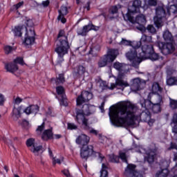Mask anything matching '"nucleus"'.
Here are the masks:
<instances>
[{"label":"nucleus","mask_w":177,"mask_h":177,"mask_svg":"<svg viewBox=\"0 0 177 177\" xmlns=\"http://www.w3.org/2000/svg\"><path fill=\"white\" fill-rule=\"evenodd\" d=\"M129 86V83L125 80V73H119L117 78L115 79V83H111L109 89H120V91H124L125 88Z\"/></svg>","instance_id":"11"},{"label":"nucleus","mask_w":177,"mask_h":177,"mask_svg":"<svg viewBox=\"0 0 177 177\" xmlns=\"http://www.w3.org/2000/svg\"><path fill=\"white\" fill-rule=\"evenodd\" d=\"M67 13H68L67 6H61L60 9L59 10V16L57 17L58 20H60L63 24L66 23V18H64V16H66Z\"/></svg>","instance_id":"21"},{"label":"nucleus","mask_w":177,"mask_h":177,"mask_svg":"<svg viewBox=\"0 0 177 177\" xmlns=\"http://www.w3.org/2000/svg\"><path fill=\"white\" fill-rule=\"evenodd\" d=\"M125 64H121L120 62H115L113 64V68L119 71V74H125Z\"/></svg>","instance_id":"27"},{"label":"nucleus","mask_w":177,"mask_h":177,"mask_svg":"<svg viewBox=\"0 0 177 177\" xmlns=\"http://www.w3.org/2000/svg\"><path fill=\"white\" fill-rule=\"evenodd\" d=\"M93 30L94 31H97L99 30V26H96L92 24H88L83 26V28H78L77 30L78 35H82V37H85L89 31Z\"/></svg>","instance_id":"18"},{"label":"nucleus","mask_w":177,"mask_h":177,"mask_svg":"<svg viewBox=\"0 0 177 177\" xmlns=\"http://www.w3.org/2000/svg\"><path fill=\"white\" fill-rule=\"evenodd\" d=\"M118 50L111 49L108 51L107 55H104L98 62L99 67H105L108 63H113L118 56Z\"/></svg>","instance_id":"10"},{"label":"nucleus","mask_w":177,"mask_h":177,"mask_svg":"<svg viewBox=\"0 0 177 177\" xmlns=\"http://www.w3.org/2000/svg\"><path fill=\"white\" fill-rule=\"evenodd\" d=\"M165 7L162 3H159L156 8V16L153 17V21L157 28H161L163 26L162 21L166 19Z\"/></svg>","instance_id":"7"},{"label":"nucleus","mask_w":177,"mask_h":177,"mask_svg":"<svg viewBox=\"0 0 177 177\" xmlns=\"http://www.w3.org/2000/svg\"><path fill=\"white\" fill-rule=\"evenodd\" d=\"M63 161V158L61 159H56L55 158H53V164L55 165V164H62V162Z\"/></svg>","instance_id":"50"},{"label":"nucleus","mask_w":177,"mask_h":177,"mask_svg":"<svg viewBox=\"0 0 177 177\" xmlns=\"http://www.w3.org/2000/svg\"><path fill=\"white\" fill-rule=\"evenodd\" d=\"M55 137L56 139H60V138H62V135L60 134H55Z\"/></svg>","instance_id":"60"},{"label":"nucleus","mask_w":177,"mask_h":177,"mask_svg":"<svg viewBox=\"0 0 177 177\" xmlns=\"http://www.w3.org/2000/svg\"><path fill=\"white\" fill-rule=\"evenodd\" d=\"M23 5H24V2L21 1V2L18 3L17 4L14 5L11 8V10H17L18 9H20V8H21L23 6Z\"/></svg>","instance_id":"44"},{"label":"nucleus","mask_w":177,"mask_h":177,"mask_svg":"<svg viewBox=\"0 0 177 177\" xmlns=\"http://www.w3.org/2000/svg\"><path fill=\"white\" fill-rule=\"evenodd\" d=\"M177 83V78L176 77H170L167 80V85L172 86L175 85Z\"/></svg>","instance_id":"39"},{"label":"nucleus","mask_w":177,"mask_h":177,"mask_svg":"<svg viewBox=\"0 0 177 177\" xmlns=\"http://www.w3.org/2000/svg\"><path fill=\"white\" fill-rule=\"evenodd\" d=\"M137 153L145 154L144 161L151 164L154 162V156H156V149L151 147L143 148L142 146H138L136 148Z\"/></svg>","instance_id":"9"},{"label":"nucleus","mask_w":177,"mask_h":177,"mask_svg":"<svg viewBox=\"0 0 177 177\" xmlns=\"http://www.w3.org/2000/svg\"><path fill=\"white\" fill-rule=\"evenodd\" d=\"M70 43L66 32L62 30L59 31L57 39L55 41V52L57 55V63H63L64 62V56L68 54L70 50Z\"/></svg>","instance_id":"3"},{"label":"nucleus","mask_w":177,"mask_h":177,"mask_svg":"<svg viewBox=\"0 0 177 177\" xmlns=\"http://www.w3.org/2000/svg\"><path fill=\"white\" fill-rule=\"evenodd\" d=\"M27 147H30V150L35 156H38L39 151L42 150V145L35 146V139L29 138L26 140Z\"/></svg>","instance_id":"15"},{"label":"nucleus","mask_w":177,"mask_h":177,"mask_svg":"<svg viewBox=\"0 0 177 177\" xmlns=\"http://www.w3.org/2000/svg\"><path fill=\"white\" fill-rule=\"evenodd\" d=\"M175 73V71L171 70V69H167V75H172Z\"/></svg>","instance_id":"57"},{"label":"nucleus","mask_w":177,"mask_h":177,"mask_svg":"<svg viewBox=\"0 0 177 177\" xmlns=\"http://www.w3.org/2000/svg\"><path fill=\"white\" fill-rule=\"evenodd\" d=\"M44 129H45V122H43L40 126H38L37 129H36L37 135H41Z\"/></svg>","instance_id":"42"},{"label":"nucleus","mask_w":177,"mask_h":177,"mask_svg":"<svg viewBox=\"0 0 177 177\" xmlns=\"http://www.w3.org/2000/svg\"><path fill=\"white\" fill-rule=\"evenodd\" d=\"M53 138V133L50 129L45 130L41 135V139L43 140H49V139H52Z\"/></svg>","instance_id":"26"},{"label":"nucleus","mask_w":177,"mask_h":177,"mask_svg":"<svg viewBox=\"0 0 177 177\" xmlns=\"http://www.w3.org/2000/svg\"><path fill=\"white\" fill-rule=\"evenodd\" d=\"M106 169H107V166H106V165L103 163L102 165L100 177H109V172Z\"/></svg>","instance_id":"34"},{"label":"nucleus","mask_w":177,"mask_h":177,"mask_svg":"<svg viewBox=\"0 0 177 177\" xmlns=\"http://www.w3.org/2000/svg\"><path fill=\"white\" fill-rule=\"evenodd\" d=\"M163 38L166 42H174V37H172V34L170 33V32L168 30H166L164 32Z\"/></svg>","instance_id":"30"},{"label":"nucleus","mask_w":177,"mask_h":177,"mask_svg":"<svg viewBox=\"0 0 177 177\" xmlns=\"http://www.w3.org/2000/svg\"><path fill=\"white\" fill-rule=\"evenodd\" d=\"M48 153H49L50 157H53V153H52L50 148H48Z\"/></svg>","instance_id":"59"},{"label":"nucleus","mask_w":177,"mask_h":177,"mask_svg":"<svg viewBox=\"0 0 177 177\" xmlns=\"http://www.w3.org/2000/svg\"><path fill=\"white\" fill-rule=\"evenodd\" d=\"M4 102H5V96H3V95L0 93V106H2Z\"/></svg>","instance_id":"54"},{"label":"nucleus","mask_w":177,"mask_h":177,"mask_svg":"<svg viewBox=\"0 0 177 177\" xmlns=\"http://www.w3.org/2000/svg\"><path fill=\"white\" fill-rule=\"evenodd\" d=\"M89 136L85 134H82L77 138L76 143L77 145H81L82 146H86V145L89 143Z\"/></svg>","instance_id":"23"},{"label":"nucleus","mask_w":177,"mask_h":177,"mask_svg":"<svg viewBox=\"0 0 177 177\" xmlns=\"http://www.w3.org/2000/svg\"><path fill=\"white\" fill-rule=\"evenodd\" d=\"M15 102V104H20V103H21V102H23V100H21V98L17 97V98H15L14 100Z\"/></svg>","instance_id":"53"},{"label":"nucleus","mask_w":177,"mask_h":177,"mask_svg":"<svg viewBox=\"0 0 177 177\" xmlns=\"http://www.w3.org/2000/svg\"><path fill=\"white\" fill-rule=\"evenodd\" d=\"M168 174H169V171L167 169H163L156 173V177H167Z\"/></svg>","instance_id":"33"},{"label":"nucleus","mask_w":177,"mask_h":177,"mask_svg":"<svg viewBox=\"0 0 177 177\" xmlns=\"http://www.w3.org/2000/svg\"><path fill=\"white\" fill-rule=\"evenodd\" d=\"M26 32L23 44L25 46H31V45H34V42H35V31L32 28L29 29L26 28Z\"/></svg>","instance_id":"14"},{"label":"nucleus","mask_w":177,"mask_h":177,"mask_svg":"<svg viewBox=\"0 0 177 177\" xmlns=\"http://www.w3.org/2000/svg\"><path fill=\"white\" fill-rule=\"evenodd\" d=\"M162 88L160 87V84L157 82H154L152 84V92L153 93H158V92H161Z\"/></svg>","instance_id":"35"},{"label":"nucleus","mask_w":177,"mask_h":177,"mask_svg":"<svg viewBox=\"0 0 177 177\" xmlns=\"http://www.w3.org/2000/svg\"><path fill=\"white\" fill-rule=\"evenodd\" d=\"M12 117L15 120H17L18 118H20V117H21V107L13 109Z\"/></svg>","instance_id":"31"},{"label":"nucleus","mask_w":177,"mask_h":177,"mask_svg":"<svg viewBox=\"0 0 177 177\" xmlns=\"http://www.w3.org/2000/svg\"><path fill=\"white\" fill-rule=\"evenodd\" d=\"M109 161H111V162H118V161H120V157L114 154H111L109 155Z\"/></svg>","instance_id":"38"},{"label":"nucleus","mask_w":177,"mask_h":177,"mask_svg":"<svg viewBox=\"0 0 177 177\" xmlns=\"http://www.w3.org/2000/svg\"><path fill=\"white\" fill-rule=\"evenodd\" d=\"M62 174H64V175H65V176L66 177H71V176L70 175V171L67 169L63 170Z\"/></svg>","instance_id":"55"},{"label":"nucleus","mask_w":177,"mask_h":177,"mask_svg":"<svg viewBox=\"0 0 177 177\" xmlns=\"http://www.w3.org/2000/svg\"><path fill=\"white\" fill-rule=\"evenodd\" d=\"M174 161H177V155H176L174 158Z\"/></svg>","instance_id":"62"},{"label":"nucleus","mask_w":177,"mask_h":177,"mask_svg":"<svg viewBox=\"0 0 177 177\" xmlns=\"http://www.w3.org/2000/svg\"><path fill=\"white\" fill-rule=\"evenodd\" d=\"M124 20L127 21H130L132 24H138L139 26H136L137 30L141 31V32H145L146 31V28L145 27V24H146V17L143 14H140L138 15L136 18L131 16L129 12L127 13L124 16H123Z\"/></svg>","instance_id":"6"},{"label":"nucleus","mask_w":177,"mask_h":177,"mask_svg":"<svg viewBox=\"0 0 177 177\" xmlns=\"http://www.w3.org/2000/svg\"><path fill=\"white\" fill-rule=\"evenodd\" d=\"M170 100V107L171 109H172L173 110H175L176 109H177V100H173L172 98H169Z\"/></svg>","instance_id":"43"},{"label":"nucleus","mask_w":177,"mask_h":177,"mask_svg":"<svg viewBox=\"0 0 177 177\" xmlns=\"http://www.w3.org/2000/svg\"><path fill=\"white\" fill-rule=\"evenodd\" d=\"M172 3L170 5V8H167V13L169 15H171V13L177 15V0H172Z\"/></svg>","instance_id":"28"},{"label":"nucleus","mask_w":177,"mask_h":177,"mask_svg":"<svg viewBox=\"0 0 177 177\" xmlns=\"http://www.w3.org/2000/svg\"><path fill=\"white\" fill-rule=\"evenodd\" d=\"M23 125H28V122L26 120L23 121Z\"/></svg>","instance_id":"61"},{"label":"nucleus","mask_w":177,"mask_h":177,"mask_svg":"<svg viewBox=\"0 0 177 177\" xmlns=\"http://www.w3.org/2000/svg\"><path fill=\"white\" fill-rule=\"evenodd\" d=\"M39 111V106L38 105H30L24 110V113L30 115V114H37Z\"/></svg>","instance_id":"25"},{"label":"nucleus","mask_w":177,"mask_h":177,"mask_svg":"<svg viewBox=\"0 0 177 177\" xmlns=\"http://www.w3.org/2000/svg\"><path fill=\"white\" fill-rule=\"evenodd\" d=\"M18 64H21V66H24V60H23V57H17L15 59H14V62L12 63H9L5 65V68L8 73H12V74L14 73H16L17 70H19V66H17Z\"/></svg>","instance_id":"13"},{"label":"nucleus","mask_w":177,"mask_h":177,"mask_svg":"<svg viewBox=\"0 0 177 177\" xmlns=\"http://www.w3.org/2000/svg\"><path fill=\"white\" fill-rule=\"evenodd\" d=\"M120 44L121 45H124V46H129V45H131V41L122 39Z\"/></svg>","instance_id":"49"},{"label":"nucleus","mask_w":177,"mask_h":177,"mask_svg":"<svg viewBox=\"0 0 177 177\" xmlns=\"http://www.w3.org/2000/svg\"><path fill=\"white\" fill-rule=\"evenodd\" d=\"M171 125L173 127L172 132L177 134V113L174 115Z\"/></svg>","instance_id":"32"},{"label":"nucleus","mask_w":177,"mask_h":177,"mask_svg":"<svg viewBox=\"0 0 177 177\" xmlns=\"http://www.w3.org/2000/svg\"><path fill=\"white\" fill-rule=\"evenodd\" d=\"M91 156H93V157H98V160L100 162H102L105 158L102 153L93 151V146H83L80 150V157L86 160V158H88V157H91Z\"/></svg>","instance_id":"8"},{"label":"nucleus","mask_w":177,"mask_h":177,"mask_svg":"<svg viewBox=\"0 0 177 177\" xmlns=\"http://www.w3.org/2000/svg\"><path fill=\"white\" fill-rule=\"evenodd\" d=\"M86 69L85 67H84L83 66H80L77 68V74H79V75H83V74L85 73Z\"/></svg>","instance_id":"45"},{"label":"nucleus","mask_w":177,"mask_h":177,"mask_svg":"<svg viewBox=\"0 0 177 177\" xmlns=\"http://www.w3.org/2000/svg\"><path fill=\"white\" fill-rule=\"evenodd\" d=\"M118 9H121V6L120 5L112 6L110 8V12L112 15H115V13H117V12H118Z\"/></svg>","instance_id":"41"},{"label":"nucleus","mask_w":177,"mask_h":177,"mask_svg":"<svg viewBox=\"0 0 177 177\" xmlns=\"http://www.w3.org/2000/svg\"><path fill=\"white\" fill-rule=\"evenodd\" d=\"M55 82L56 84H63L65 81L64 80V74H59L58 77H57L56 80H52V82Z\"/></svg>","instance_id":"37"},{"label":"nucleus","mask_w":177,"mask_h":177,"mask_svg":"<svg viewBox=\"0 0 177 177\" xmlns=\"http://www.w3.org/2000/svg\"><path fill=\"white\" fill-rule=\"evenodd\" d=\"M156 97L158 99V103L153 104V103L151 102V106H149L151 108L149 110H152L153 113H160V111H161L160 104L162 102V97L160 95H157Z\"/></svg>","instance_id":"22"},{"label":"nucleus","mask_w":177,"mask_h":177,"mask_svg":"<svg viewBox=\"0 0 177 177\" xmlns=\"http://www.w3.org/2000/svg\"><path fill=\"white\" fill-rule=\"evenodd\" d=\"M142 84L143 83L140 79L136 78L133 80V84H131V89L133 92H138V91H140V89H142Z\"/></svg>","instance_id":"24"},{"label":"nucleus","mask_w":177,"mask_h":177,"mask_svg":"<svg viewBox=\"0 0 177 177\" xmlns=\"http://www.w3.org/2000/svg\"><path fill=\"white\" fill-rule=\"evenodd\" d=\"M21 27L16 26L14 29H12V32L15 37H21Z\"/></svg>","instance_id":"36"},{"label":"nucleus","mask_w":177,"mask_h":177,"mask_svg":"<svg viewBox=\"0 0 177 177\" xmlns=\"http://www.w3.org/2000/svg\"><path fill=\"white\" fill-rule=\"evenodd\" d=\"M77 127L74 123H68V129H77Z\"/></svg>","instance_id":"51"},{"label":"nucleus","mask_w":177,"mask_h":177,"mask_svg":"<svg viewBox=\"0 0 177 177\" xmlns=\"http://www.w3.org/2000/svg\"><path fill=\"white\" fill-rule=\"evenodd\" d=\"M100 109L102 111V113H104V102H102L101 104V106H100Z\"/></svg>","instance_id":"58"},{"label":"nucleus","mask_w":177,"mask_h":177,"mask_svg":"<svg viewBox=\"0 0 177 177\" xmlns=\"http://www.w3.org/2000/svg\"><path fill=\"white\" fill-rule=\"evenodd\" d=\"M96 111V106L88 104H85L82 106V109H75L76 113V121L80 125L84 127V129L88 130L90 133L93 135H97L99 132L92 128L89 127L88 120L85 116L92 115Z\"/></svg>","instance_id":"2"},{"label":"nucleus","mask_w":177,"mask_h":177,"mask_svg":"<svg viewBox=\"0 0 177 177\" xmlns=\"http://www.w3.org/2000/svg\"><path fill=\"white\" fill-rule=\"evenodd\" d=\"M124 175L127 177H143L140 173L136 171V165H128L124 171Z\"/></svg>","instance_id":"17"},{"label":"nucleus","mask_w":177,"mask_h":177,"mask_svg":"<svg viewBox=\"0 0 177 177\" xmlns=\"http://www.w3.org/2000/svg\"><path fill=\"white\" fill-rule=\"evenodd\" d=\"M145 2L149 6H156L157 5V0H145Z\"/></svg>","instance_id":"47"},{"label":"nucleus","mask_w":177,"mask_h":177,"mask_svg":"<svg viewBox=\"0 0 177 177\" xmlns=\"http://www.w3.org/2000/svg\"><path fill=\"white\" fill-rule=\"evenodd\" d=\"M120 158L123 161V162H126L128 164V160H127V155L124 152H120Z\"/></svg>","instance_id":"48"},{"label":"nucleus","mask_w":177,"mask_h":177,"mask_svg":"<svg viewBox=\"0 0 177 177\" xmlns=\"http://www.w3.org/2000/svg\"><path fill=\"white\" fill-rule=\"evenodd\" d=\"M142 8V1L140 0H135L131 6L129 7L128 10L130 13H138Z\"/></svg>","instance_id":"20"},{"label":"nucleus","mask_w":177,"mask_h":177,"mask_svg":"<svg viewBox=\"0 0 177 177\" xmlns=\"http://www.w3.org/2000/svg\"><path fill=\"white\" fill-rule=\"evenodd\" d=\"M151 39V36L142 35L141 37V43H143L144 44L142 46L141 51L142 52L143 60L150 59L152 62H156L160 59V55L154 52L153 44H151L153 42Z\"/></svg>","instance_id":"4"},{"label":"nucleus","mask_w":177,"mask_h":177,"mask_svg":"<svg viewBox=\"0 0 177 177\" xmlns=\"http://www.w3.org/2000/svg\"><path fill=\"white\" fill-rule=\"evenodd\" d=\"M14 177H20V176H19V175H17V174H15Z\"/></svg>","instance_id":"64"},{"label":"nucleus","mask_w":177,"mask_h":177,"mask_svg":"<svg viewBox=\"0 0 177 177\" xmlns=\"http://www.w3.org/2000/svg\"><path fill=\"white\" fill-rule=\"evenodd\" d=\"M57 93L59 97H57L60 102L61 106H67V97L64 93V88L63 86H57L56 88Z\"/></svg>","instance_id":"19"},{"label":"nucleus","mask_w":177,"mask_h":177,"mask_svg":"<svg viewBox=\"0 0 177 177\" xmlns=\"http://www.w3.org/2000/svg\"><path fill=\"white\" fill-rule=\"evenodd\" d=\"M76 3L77 5H81L83 6V8L84 9H86L87 10H90L91 9V1L86 0V1H82V0H76Z\"/></svg>","instance_id":"29"},{"label":"nucleus","mask_w":177,"mask_h":177,"mask_svg":"<svg viewBox=\"0 0 177 177\" xmlns=\"http://www.w3.org/2000/svg\"><path fill=\"white\" fill-rule=\"evenodd\" d=\"M4 169H6V172H8V167L5 166Z\"/></svg>","instance_id":"63"},{"label":"nucleus","mask_w":177,"mask_h":177,"mask_svg":"<svg viewBox=\"0 0 177 177\" xmlns=\"http://www.w3.org/2000/svg\"><path fill=\"white\" fill-rule=\"evenodd\" d=\"M49 3H50L49 0H47V1H42L41 5L44 8H46V7L49 6Z\"/></svg>","instance_id":"56"},{"label":"nucleus","mask_w":177,"mask_h":177,"mask_svg":"<svg viewBox=\"0 0 177 177\" xmlns=\"http://www.w3.org/2000/svg\"><path fill=\"white\" fill-rule=\"evenodd\" d=\"M142 41H134L133 43V48L126 53L127 60H129L131 66L135 68H138L139 65L143 60V51L138 53L140 50V45Z\"/></svg>","instance_id":"5"},{"label":"nucleus","mask_w":177,"mask_h":177,"mask_svg":"<svg viewBox=\"0 0 177 177\" xmlns=\"http://www.w3.org/2000/svg\"><path fill=\"white\" fill-rule=\"evenodd\" d=\"M147 30L151 34H156V28L153 25H148L147 27Z\"/></svg>","instance_id":"46"},{"label":"nucleus","mask_w":177,"mask_h":177,"mask_svg":"<svg viewBox=\"0 0 177 177\" xmlns=\"http://www.w3.org/2000/svg\"><path fill=\"white\" fill-rule=\"evenodd\" d=\"M174 42H158V46L160 49L161 53L167 56V55H171L175 52Z\"/></svg>","instance_id":"12"},{"label":"nucleus","mask_w":177,"mask_h":177,"mask_svg":"<svg viewBox=\"0 0 177 177\" xmlns=\"http://www.w3.org/2000/svg\"><path fill=\"white\" fill-rule=\"evenodd\" d=\"M151 96L153 93L148 95V100L140 101V105L144 111L138 109L135 104L131 102H122L118 104L117 107L109 109V115L112 125L115 127H132L135 125L136 121H144L147 122L149 127L154 124V119H151L150 114V106H151Z\"/></svg>","instance_id":"1"},{"label":"nucleus","mask_w":177,"mask_h":177,"mask_svg":"<svg viewBox=\"0 0 177 177\" xmlns=\"http://www.w3.org/2000/svg\"><path fill=\"white\" fill-rule=\"evenodd\" d=\"M93 97V95L88 91L82 92L81 95H79L76 100L77 106H82L86 102H88Z\"/></svg>","instance_id":"16"},{"label":"nucleus","mask_w":177,"mask_h":177,"mask_svg":"<svg viewBox=\"0 0 177 177\" xmlns=\"http://www.w3.org/2000/svg\"><path fill=\"white\" fill-rule=\"evenodd\" d=\"M14 50H15V48H13V47L10 46H4V52H5L6 55H9V54L12 53V52H13Z\"/></svg>","instance_id":"40"},{"label":"nucleus","mask_w":177,"mask_h":177,"mask_svg":"<svg viewBox=\"0 0 177 177\" xmlns=\"http://www.w3.org/2000/svg\"><path fill=\"white\" fill-rule=\"evenodd\" d=\"M177 150V145L175 143L171 142L170 147L168 148V150H172V149Z\"/></svg>","instance_id":"52"}]
</instances>
